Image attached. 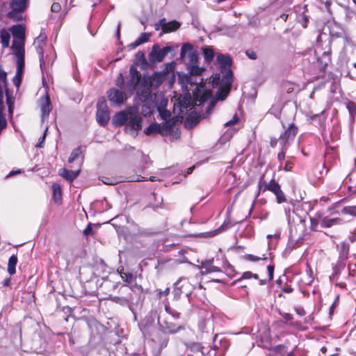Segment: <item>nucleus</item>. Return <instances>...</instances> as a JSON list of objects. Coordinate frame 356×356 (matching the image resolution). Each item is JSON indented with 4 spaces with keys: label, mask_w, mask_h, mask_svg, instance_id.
<instances>
[{
    "label": "nucleus",
    "mask_w": 356,
    "mask_h": 356,
    "mask_svg": "<svg viewBox=\"0 0 356 356\" xmlns=\"http://www.w3.org/2000/svg\"><path fill=\"white\" fill-rule=\"evenodd\" d=\"M14 37L12 49L15 56H25L26 29L23 25H14L10 28Z\"/></svg>",
    "instance_id": "1"
},
{
    "label": "nucleus",
    "mask_w": 356,
    "mask_h": 356,
    "mask_svg": "<svg viewBox=\"0 0 356 356\" xmlns=\"http://www.w3.org/2000/svg\"><path fill=\"white\" fill-rule=\"evenodd\" d=\"M194 289V286L186 277H180L175 284L172 293L174 299L179 300L182 294L189 297Z\"/></svg>",
    "instance_id": "2"
},
{
    "label": "nucleus",
    "mask_w": 356,
    "mask_h": 356,
    "mask_svg": "<svg viewBox=\"0 0 356 356\" xmlns=\"http://www.w3.org/2000/svg\"><path fill=\"white\" fill-rule=\"evenodd\" d=\"M174 321V316L162 317L161 316H159L157 318L158 324L162 330L171 334L184 330V325H180Z\"/></svg>",
    "instance_id": "3"
},
{
    "label": "nucleus",
    "mask_w": 356,
    "mask_h": 356,
    "mask_svg": "<svg viewBox=\"0 0 356 356\" xmlns=\"http://www.w3.org/2000/svg\"><path fill=\"white\" fill-rule=\"evenodd\" d=\"M264 177L265 175L263 174L259 178L258 183V189L252 195L254 200L259 197L261 193H264L268 191L274 193L280 187V185L278 184V182L275 181L274 178H273L268 183H267L265 181Z\"/></svg>",
    "instance_id": "4"
},
{
    "label": "nucleus",
    "mask_w": 356,
    "mask_h": 356,
    "mask_svg": "<svg viewBox=\"0 0 356 356\" xmlns=\"http://www.w3.org/2000/svg\"><path fill=\"white\" fill-rule=\"evenodd\" d=\"M28 0H11V10L8 13L9 17L17 21L22 20V16L21 13L26 10Z\"/></svg>",
    "instance_id": "5"
},
{
    "label": "nucleus",
    "mask_w": 356,
    "mask_h": 356,
    "mask_svg": "<svg viewBox=\"0 0 356 356\" xmlns=\"http://www.w3.org/2000/svg\"><path fill=\"white\" fill-rule=\"evenodd\" d=\"M172 51L170 46L160 48L158 44L153 45L151 52L149 54V59L151 62H162L169 52Z\"/></svg>",
    "instance_id": "6"
},
{
    "label": "nucleus",
    "mask_w": 356,
    "mask_h": 356,
    "mask_svg": "<svg viewBox=\"0 0 356 356\" xmlns=\"http://www.w3.org/2000/svg\"><path fill=\"white\" fill-rule=\"evenodd\" d=\"M180 26L181 24L178 21L172 20L168 22L165 18L161 19L154 24L156 31L161 30V35L176 31Z\"/></svg>",
    "instance_id": "7"
},
{
    "label": "nucleus",
    "mask_w": 356,
    "mask_h": 356,
    "mask_svg": "<svg viewBox=\"0 0 356 356\" xmlns=\"http://www.w3.org/2000/svg\"><path fill=\"white\" fill-rule=\"evenodd\" d=\"M298 131V127L291 123L289 125V127L285 129L284 132H282L280 137L279 141L281 146H289V144L291 141H293L296 136Z\"/></svg>",
    "instance_id": "8"
},
{
    "label": "nucleus",
    "mask_w": 356,
    "mask_h": 356,
    "mask_svg": "<svg viewBox=\"0 0 356 356\" xmlns=\"http://www.w3.org/2000/svg\"><path fill=\"white\" fill-rule=\"evenodd\" d=\"M96 119L99 124L102 127L106 126L109 121V111L104 100L97 102Z\"/></svg>",
    "instance_id": "9"
},
{
    "label": "nucleus",
    "mask_w": 356,
    "mask_h": 356,
    "mask_svg": "<svg viewBox=\"0 0 356 356\" xmlns=\"http://www.w3.org/2000/svg\"><path fill=\"white\" fill-rule=\"evenodd\" d=\"M226 266H229V264H227V261H224L223 264L220 266L215 264L214 258L202 261V268L204 270L202 271V273L204 274L222 273L226 268Z\"/></svg>",
    "instance_id": "10"
},
{
    "label": "nucleus",
    "mask_w": 356,
    "mask_h": 356,
    "mask_svg": "<svg viewBox=\"0 0 356 356\" xmlns=\"http://www.w3.org/2000/svg\"><path fill=\"white\" fill-rule=\"evenodd\" d=\"M325 47H323V44L322 41V34L319 33L316 38V51H318L321 54L322 57L327 58V61H331V54L332 49L330 45V40L325 41Z\"/></svg>",
    "instance_id": "11"
},
{
    "label": "nucleus",
    "mask_w": 356,
    "mask_h": 356,
    "mask_svg": "<svg viewBox=\"0 0 356 356\" xmlns=\"http://www.w3.org/2000/svg\"><path fill=\"white\" fill-rule=\"evenodd\" d=\"M17 70L13 81L14 85L19 88L22 81L23 72L25 67V56H15Z\"/></svg>",
    "instance_id": "12"
},
{
    "label": "nucleus",
    "mask_w": 356,
    "mask_h": 356,
    "mask_svg": "<svg viewBox=\"0 0 356 356\" xmlns=\"http://www.w3.org/2000/svg\"><path fill=\"white\" fill-rule=\"evenodd\" d=\"M193 46L191 43H184L181 49V58H184L186 53L189 52L188 57L191 66L198 64V54L197 51H193Z\"/></svg>",
    "instance_id": "13"
},
{
    "label": "nucleus",
    "mask_w": 356,
    "mask_h": 356,
    "mask_svg": "<svg viewBox=\"0 0 356 356\" xmlns=\"http://www.w3.org/2000/svg\"><path fill=\"white\" fill-rule=\"evenodd\" d=\"M141 79V74L134 66H131L129 70V79L127 82V87L129 90L134 91Z\"/></svg>",
    "instance_id": "14"
},
{
    "label": "nucleus",
    "mask_w": 356,
    "mask_h": 356,
    "mask_svg": "<svg viewBox=\"0 0 356 356\" xmlns=\"http://www.w3.org/2000/svg\"><path fill=\"white\" fill-rule=\"evenodd\" d=\"M257 337L260 339L261 346L264 348H270L271 346V335L269 326L264 325L261 330H259Z\"/></svg>",
    "instance_id": "15"
},
{
    "label": "nucleus",
    "mask_w": 356,
    "mask_h": 356,
    "mask_svg": "<svg viewBox=\"0 0 356 356\" xmlns=\"http://www.w3.org/2000/svg\"><path fill=\"white\" fill-rule=\"evenodd\" d=\"M193 96L195 103L199 102L200 105L211 97L212 92L210 90H202L197 87L193 92Z\"/></svg>",
    "instance_id": "16"
},
{
    "label": "nucleus",
    "mask_w": 356,
    "mask_h": 356,
    "mask_svg": "<svg viewBox=\"0 0 356 356\" xmlns=\"http://www.w3.org/2000/svg\"><path fill=\"white\" fill-rule=\"evenodd\" d=\"M222 73V81H224L223 86L221 88L222 92H225V96L230 90L232 83L233 81V73L231 70V67L223 69V71H221Z\"/></svg>",
    "instance_id": "17"
},
{
    "label": "nucleus",
    "mask_w": 356,
    "mask_h": 356,
    "mask_svg": "<svg viewBox=\"0 0 356 356\" xmlns=\"http://www.w3.org/2000/svg\"><path fill=\"white\" fill-rule=\"evenodd\" d=\"M107 95L108 100L115 104H121L125 99L124 92L115 88L110 89Z\"/></svg>",
    "instance_id": "18"
},
{
    "label": "nucleus",
    "mask_w": 356,
    "mask_h": 356,
    "mask_svg": "<svg viewBox=\"0 0 356 356\" xmlns=\"http://www.w3.org/2000/svg\"><path fill=\"white\" fill-rule=\"evenodd\" d=\"M339 159V152L334 147H327L325 153L324 165L329 164L332 165Z\"/></svg>",
    "instance_id": "19"
},
{
    "label": "nucleus",
    "mask_w": 356,
    "mask_h": 356,
    "mask_svg": "<svg viewBox=\"0 0 356 356\" xmlns=\"http://www.w3.org/2000/svg\"><path fill=\"white\" fill-rule=\"evenodd\" d=\"M131 117L126 124V129H133L136 131H139L142 128V118L138 115H134L130 113Z\"/></svg>",
    "instance_id": "20"
},
{
    "label": "nucleus",
    "mask_w": 356,
    "mask_h": 356,
    "mask_svg": "<svg viewBox=\"0 0 356 356\" xmlns=\"http://www.w3.org/2000/svg\"><path fill=\"white\" fill-rule=\"evenodd\" d=\"M140 86L141 88L140 90L138 92V94L144 97H147L151 90L152 87V79L150 76H145L142 79Z\"/></svg>",
    "instance_id": "21"
},
{
    "label": "nucleus",
    "mask_w": 356,
    "mask_h": 356,
    "mask_svg": "<svg viewBox=\"0 0 356 356\" xmlns=\"http://www.w3.org/2000/svg\"><path fill=\"white\" fill-rule=\"evenodd\" d=\"M80 170H69L65 168H60L58 170V175L65 178L67 181H73L79 176Z\"/></svg>",
    "instance_id": "22"
},
{
    "label": "nucleus",
    "mask_w": 356,
    "mask_h": 356,
    "mask_svg": "<svg viewBox=\"0 0 356 356\" xmlns=\"http://www.w3.org/2000/svg\"><path fill=\"white\" fill-rule=\"evenodd\" d=\"M128 120V113L125 111H120L113 116V124L116 127H121L124 125Z\"/></svg>",
    "instance_id": "23"
},
{
    "label": "nucleus",
    "mask_w": 356,
    "mask_h": 356,
    "mask_svg": "<svg viewBox=\"0 0 356 356\" xmlns=\"http://www.w3.org/2000/svg\"><path fill=\"white\" fill-rule=\"evenodd\" d=\"M51 100L48 95H46L40 99V110L42 117H47L51 111Z\"/></svg>",
    "instance_id": "24"
},
{
    "label": "nucleus",
    "mask_w": 356,
    "mask_h": 356,
    "mask_svg": "<svg viewBox=\"0 0 356 356\" xmlns=\"http://www.w3.org/2000/svg\"><path fill=\"white\" fill-rule=\"evenodd\" d=\"M263 249H264V251L265 252L264 253L261 252H258V255H254V254H247L244 255V259L245 260H247V261H253V262H256V261H258L259 260H266V259H267L268 257L266 256V253L268 251V247H266L264 245V247H263Z\"/></svg>",
    "instance_id": "25"
},
{
    "label": "nucleus",
    "mask_w": 356,
    "mask_h": 356,
    "mask_svg": "<svg viewBox=\"0 0 356 356\" xmlns=\"http://www.w3.org/2000/svg\"><path fill=\"white\" fill-rule=\"evenodd\" d=\"M330 35L331 38H342L345 35L344 30L337 23L330 25Z\"/></svg>",
    "instance_id": "26"
},
{
    "label": "nucleus",
    "mask_w": 356,
    "mask_h": 356,
    "mask_svg": "<svg viewBox=\"0 0 356 356\" xmlns=\"http://www.w3.org/2000/svg\"><path fill=\"white\" fill-rule=\"evenodd\" d=\"M217 60L220 64L221 71H223V69L231 67L232 60L229 55L219 54L217 56Z\"/></svg>",
    "instance_id": "27"
},
{
    "label": "nucleus",
    "mask_w": 356,
    "mask_h": 356,
    "mask_svg": "<svg viewBox=\"0 0 356 356\" xmlns=\"http://www.w3.org/2000/svg\"><path fill=\"white\" fill-rule=\"evenodd\" d=\"M342 221L343 220L339 218H330L327 216L322 217L321 227L323 228H329L334 225L341 224Z\"/></svg>",
    "instance_id": "28"
},
{
    "label": "nucleus",
    "mask_w": 356,
    "mask_h": 356,
    "mask_svg": "<svg viewBox=\"0 0 356 356\" xmlns=\"http://www.w3.org/2000/svg\"><path fill=\"white\" fill-rule=\"evenodd\" d=\"M151 36V33H143L140 34V35L137 38V40H136L134 42H131L129 44V47L131 49H135L140 44L148 42Z\"/></svg>",
    "instance_id": "29"
},
{
    "label": "nucleus",
    "mask_w": 356,
    "mask_h": 356,
    "mask_svg": "<svg viewBox=\"0 0 356 356\" xmlns=\"http://www.w3.org/2000/svg\"><path fill=\"white\" fill-rule=\"evenodd\" d=\"M271 351H273L275 355L279 356H293V351H288V348L284 345H277L271 348Z\"/></svg>",
    "instance_id": "30"
},
{
    "label": "nucleus",
    "mask_w": 356,
    "mask_h": 356,
    "mask_svg": "<svg viewBox=\"0 0 356 356\" xmlns=\"http://www.w3.org/2000/svg\"><path fill=\"white\" fill-rule=\"evenodd\" d=\"M53 200L57 204H60L62 201V188L59 184L54 183L52 185Z\"/></svg>",
    "instance_id": "31"
},
{
    "label": "nucleus",
    "mask_w": 356,
    "mask_h": 356,
    "mask_svg": "<svg viewBox=\"0 0 356 356\" xmlns=\"http://www.w3.org/2000/svg\"><path fill=\"white\" fill-rule=\"evenodd\" d=\"M117 271L122 280L126 283L129 284L133 282L134 278L133 273L126 271L123 266H120Z\"/></svg>",
    "instance_id": "32"
},
{
    "label": "nucleus",
    "mask_w": 356,
    "mask_h": 356,
    "mask_svg": "<svg viewBox=\"0 0 356 356\" xmlns=\"http://www.w3.org/2000/svg\"><path fill=\"white\" fill-rule=\"evenodd\" d=\"M0 39L1 46L3 49L9 47L10 35L5 29L0 31Z\"/></svg>",
    "instance_id": "33"
},
{
    "label": "nucleus",
    "mask_w": 356,
    "mask_h": 356,
    "mask_svg": "<svg viewBox=\"0 0 356 356\" xmlns=\"http://www.w3.org/2000/svg\"><path fill=\"white\" fill-rule=\"evenodd\" d=\"M106 298L121 306H127L129 305L130 302V298L124 297H119L109 295L108 297Z\"/></svg>",
    "instance_id": "34"
},
{
    "label": "nucleus",
    "mask_w": 356,
    "mask_h": 356,
    "mask_svg": "<svg viewBox=\"0 0 356 356\" xmlns=\"http://www.w3.org/2000/svg\"><path fill=\"white\" fill-rule=\"evenodd\" d=\"M18 259L17 255L13 254L8 259V272L10 275H14L16 273V265L17 264Z\"/></svg>",
    "instance_id": "35"
},
{
    "label": "nucleus",
    "mask_w": 356,
    "mask_h": 356,
    "mask_svg": "<svg viewBox=\"0 0 356 356\" xmlns=\"http://www.w3.org/2000/svg\"><path fill=\"white\" fill-rule=\"evenodd\" d=\"M350 245L346 242H342L340 243V257L343 260H346L349 254Z\"/></svg>",
    "instance_id": "36"
},
{
    "label": "nucleus",
    "mask_w": 356,
    "mask_h": 356,
    "mask_svg": "<svg viewBox=\"0 0 356 356\" xmlns=\"http://www.w3.org/2000/svg\"><path fill=\"white\" fill-rule=\"evenodd\" d=\"M135 58L136 60V63L138 65H140L142 67H146L148 65L147 61L145 58V53L143 51H139L135 55Z\"/></svg>",
    "instance_id": "37"
},
{
    "label": "nucleus",
    "mask_w": 356,
    "mask_h": 356,
    "mask_svg": "<svg viewBox=\"0 0 356 356\" xmlns=\"http://www.w3.org/2000/svg\"><path fill=\"white\" fill-rule=\"evenodd\" d=\"M160 131V124L154 122L150 124L144 131L145 134L147 136L159 134Z\"/></svg>",
    "instance_id": "38"
},
{
    "label": "nucleus",
    "mask_w": 356,
    "mask_h": 356,
    "mask_svg": "<svg viewBox=\"0 0 356 356\" xmlns=\"http://www.w3.org/2000/svg\"><path fill=\"white\" fill-rule=\"evenodd\" d=\"M322 216L321 215L310 218V229L314 232L318 231V226L321 225Z\"/></svg>",
    "instance_id": "39"
},
{
    "label": "nucleus",
    "mask_w": 356,
    "mask_h": 356,
    "mask_svg": "<svg viewBox=\"0 0 356 356\" xmlns=\"http://www.w3.org/2000/svg\"><path fill=\"white\" fill-rule=\"evenodd\" d=\"M203 54L207 62L210 63L214 58V51L210 47L203 48Z\"/></svg>",
    "instance_id": "40"
},
{
    "label": "nucleus",
    "mask_w": 356,
    "mask_h": 356,
    "mask_svg": "<svg viewBox=\"0 0 356 356\" xmlns=\"http://www.w3.org/2000/svg\"><path fill=\"white\" fill-rule=\"evenodd\" d=\"M268 269V279L265 280H260L259 283L260 284L263 285L266 284L268 281H271L273 280V275H274V270H275V265L273 264H269L267 266Z\"/></svg>",
    "instance_id": "41"
},
{
    "label": "nucleus",
    "mask_w": 356,
    "mask_h": 356,
    "mask_svg": "<svg viewBox=\"0 0 356 356\" xmlns=\"http://www.w3.org/2000/svg\"><path fill=\"white\" fill-rule=\"evenodd\" d=\"M83 154V150L81 147H78L72 150L69 158L68 163H72L80 155Z\"/></svg>",
    "instance_id": "42"
},
{
    "label": "nucleus",
    "mask_w": 356,
    "mask_h": 356,
    "mask_svg": "<svg viewBox=\"0 0 356 356\" xmlns=\"http://www.w3.org/2000/svg\"><path fill=\"white\" fill-rule=\"evenodd\" d=\"M180 107L181 108H190L192 106L191 97L190 95H184L183 98L179 101Z\"/></svg>",
    "instance_id": "43"
},
{
    "label": "nucleus",
    "mask_w": 356,
    "mask_h": 356,
    "mask_svg": "<svg viewBox=\"0 0 356 356\" xmlns=\"http://www.w3.org/2000/svg\"><path fill=\"white\" fill-rule=\"evenodd\" d=\"M275 195L276 196L277 202L278 204H282L287 202V200L286 198V196L284 193V192L282 191L281 187H280L275 193H274Z\"/></svg>",
    "instance_id": "44"
},
{
    "label": "nucleus",
    "mask_w": 356,
    "mask_h": 356,
    "mask_svg": "<svg viewBox=\"0 0 356 356\" xmlns=\"http://www.w3.org/2000/svg\"><path fill=\"white\" fill-rule=\"evenodd\" d=\"M251 278L258 280L259 276L257 274L252 273L250 271H246V272H244L242 274V275L235 281V282H240L242 280H248V279H251Z\"/></svg>",
    "instance_id": "45"
},
{
    "label": "nucleus",
    "mask_w": 356,
    "mask_h": 356,
    "mask_svg": "<svg viewBox=\"0 0 356 356\" xmlns=\"http://www.w3.org/2000/svg\"><path fill=\"white\" fill-rule=\"evenodd\" d=\"M172 127L171 124L164 122L160 124V131H159V134L162 136H166L172 130Z\"/></svg>",
    "instance_id": "46"
},
{
    "label": "nucleus",
    "mask_w": 356,
    "mask_h": 356,
    "mask_svg": "<svg viewBox=\"0 0 356 356\" xmlns=\"http://www.w3.org/2000/svg\"><path fill=\"white\" fill-rule=\"evenodd\" d=\"M345 268V264H343V263H339L337 265H336L334 268H333V273L332 275V278L333 280H337L339 278V274H340V270L341 269H343Z\"/></svg>",
    "instance_id": "47"
},
{
    "label": "nucleus",
    "mask_w": 356,
    "mask_h": 356,
    "mask_svg": "<svg viewBox=\"0 0 356 356\" xmlns=\"http://www.w3.org/2000/svg\"><path fill=\"white\" fill-rule=\"evenodd\" d=\"M341 213L345 215L356 216V206L345 207L342 209Z\"/></svg>",
    "instance_id": "48"
},
{
    "label": "nucleus",
    "mask_w": 356,
    "mask_h": 356,
    "mask_svg": "<svg viewBox=\"0 0 356 356\" xmlns=\"http://www.w3.org/2000/svg\"><path fill=\"white\" fill-rule=\"evenodd\" d=\"M187 121L191 122L192 124L195 125L200 121V115L195 112H191L188 114L187 117Z\"/></svg>",
    "instance_id": "49"
},
{
    "label": "nucleus",
    "mask_w": 356,
    "mask_h": 356,
    "mask_svg": "<svg viewBox=\"0 0 356 356\" xmlns=\"http://www.w3.org/2000/svg\"><path fill=\"white\" fill-rule=\"evenodd\" d=\"M346 107L352 117H354L356 113V104L354 102L349 101Z\"/></svg>",
    "instance_id": "50"
},
{
    "label": "nucleus",
    "mask_w": 356,
    "mask_h": 356,
    "mask_svg": "<svg viewBox=\"0 0 356 356\" xmlns=\"http://www.w3.org/2000/svg\"><path fill=\"white\" fill-rule=\"evenodd\" d=\"M281 151L277 154V159L282 163L285 159V155L286 150L288 149V146H281Z\"/></svg>",
    "instance_id": "51"
},
{
    "label": "nucleus",
    "mask_w": 356,
    "mask_h": 356,
    "mask_svg": "<svg viewBox=\"0 0 356 356\" xmlns=\"http://www.w3.org/2000/svg\"><path fill=\"white\" fill-rule=\"evenodd\" d=\"M281 316L284 319V323L288 324L289 325V323L292 322L293 320V316L289 313H280Z\"/></svg>",
    "instance_id": "52"
},
{
    "label": "nucleus",
    "mask_w": 356,
    "mask_h": 356,
    "mask_svg": "<svg viewBox=\"0 0 356 356\" xmlns=\"http://www.w3.org/2000/svg\"><path fill=\"white\" fill-rule=\"evenodd\" d=\"M319 1L324 3L325 9L327 12V13L330 15H332L333 13L330 8L331 5L332 4V0H325V1L319 0Z\"/></svg>",
    "instance_id": "53"
},
{
    "label": "nucleus",
    "mask_w": 356,
    "mask_h": 356,
    "mask_svg": "<svg viewBox=\"0 0 356 356\" xmlns=\"http://www.w3.org/2000/svg\"><path fill=\"white\" fill-rule=\"evenodd\" d=\"M6 104L8 106H14L15 100L8 88L6 89Z\"/></svg>",
    "instance_id": "54"
},
{
    "label": "nucleus",
    "mask_w": 356,
    "mask_h": 356,
    "mask_svg": "<svg viewBox=\"0 0 356 356\" xmlns=\"http://www.w3.org/2000/svg\"><path fill=\"white\" fill-rule=\"evenodd\" d=\"M216 106V100H211L204 113V118H208Z\"/></svg>",
    "instance_id": "55"
},
{
    "label": "nucleus",
    "mask_w": 356,
    "mask_h": 356,
    "mask_svg": "<svg viewBox=\"0 0 356 356\" xmlns=\"http://www.w3.org/2000/svg\"><path fill=\"white\" fill-rule=\"evenodd\" d=\"M294 167V161L292 159H289L285 162L284 170L286 172L291 171Z\"/></svg>",
    "instance_id": "56"
},
{
    "label": "nucleus",
    "mask_w": 356,
    "mask_h": 356,
    "mask_svg": "<svg viewBox=\"0 0 356 356\" xmlns=\"http://www.w3.org/2000/svg\"><path fill=\"white\" fill-rule=\"evenodd\" d=\"M170 289L169 287L166 288L163 291H161V290L158 291L156 294V298L159 299H161L163 297L168 296L170 293Z\"/></svg>",
    "instance_id": "57"
},
{
    "label": "nucleus",
    "mask_w": 356,
    "mask_h": 356,
    "mask_svg": "<svg viewBox=\"0 0 356 356\" xmlns=\"http://www.w3.org/2000/svg\"><path fill=\"white\" fill-rule=\"evenodd\" d=\"M323 113V111H321L319 113L312 114V115H309L308 120L309 121L310 123H312L314 121H315L316 120L318 119L319 121V123L321 124V120Z\"/></svg>",
    "instance_id": "58"
},
{
    "label": "nucleus",
    "mask_w": 356,
    "mask_h": 356,
    "mask_svg": "<svg viewBox=\"0 0 356 356\" xmlns=\"http://www.w3.org/2000/svg\"><path fill=\"white\" fill-rule=\"evenodd\" d=\"M202 72V69L200 68L197 65L191 66V74L194 75H200Z\"/></svg>",
    "instance_id": "59"
},
{
    "label": "nucleus",
    "mask_w": 356,
    "mask_h": 356,
    "mask_svg": "<svg viewBox=\"0 0 356 356\" xmlns=\"http://www.w3.org/2000/svg\"><path fill=\"white\" fill-rule=\"evenodd\" d=\"M289 326L293 327L298 330H305V328L300 321H292L289 323Z\"/></svg>",
    "instance_id": "60"
},
{
    "label": "nucleus",
    "mask_w": 356,
    "mask_h": 356,
    "mask_svg": "<svg viewBox=\"0 0 356 356\" xmlns=\"http://www.w3.org/2000/svg\"><path fill=\"white\" fill-rule=\"evenodd\" d=\"M116 85L120 88H123L124 86V78L122 73H120L116 79Z\"/></svg>",
    "instance_id": "61"
},
{
    "label": "nucleus",
    "mask_w": 356,
    "mask_h": 356,
    "mask_svg": "<svg viewBox=\"0 0 356 356\" xmlns=\"http://www.w3.org/2000/svg\"><path fill=\"white\" fill-rule=\"evenodd\" d=\"M245 54L249 58L252 60H256L257 58V55L256 52L252 49H247L245 51Z\"/></svg>",
    "instance_id": "62"
},
{
    "label": "nucleus",
    "mask_w": 356,
    "mask_h": 356,
    "mask_svg": "<svg viewBox=\"0 0 356 356\" xmlns=\"http://www.w3.org/2000/svg\"><path fill=\"white\" fill-rule=\"evenodd\" d=\"M0 81L6 86L8 84L7 73L1 68H0Z\"/></svg>",
    "instance_id": "63"
},
{
    "label": "nucleus",
    "mask_w": 356,
    "mask_h": 356,
    "mask_svg": "<svg viewBox=\"0 0 356 356\" xmlns=\"http://www.w3.org/2000/svg\"><path fill=\"white\" fill-rule=\"evenodd\" d=\"M61 10V6L59 3L54 2L51 6V10L54 13H59Z\"/></svg>",
    "instance_id": "64"
}]
</instances>
